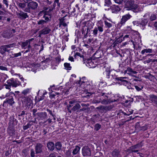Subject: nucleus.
<instances>
[{"label": "nucleus", "instance_id": "obj_1", "mask_svg": "<svg viewBox=\"0 0 157 157\" xmlns=\"http://www.w3.org/2000/svg\"><path fill=\"white\" fill-rule=\"evenodd\" d=\"M104 70L105 71H104L103 74L106 76V81L107 84L109 85L113 84V82H114V79L116 78V75H110V70L109 68H105Z\"/></svg>", "mask_w": 157, "mask_h": 157}, {"label": "nucleus", "instance_id": "obj_2", "mask_svg": "<svg viewBox=\"0 0 157 157\" xmlns=\"http://www.w3.org/2000/svg\"><path fill=\"white\" fill-rule=\"evenodd\" d=\"M15 96V94L13 92L7 93L4 98H7L3 102V106L5 107H7L8 105L12 106L15 103L13 97Z\"/></svg>", "mask_w": 157, "mask_h": 157}, {"label": "nucleus", "instance_id": "obj_3", "mask_svg": "<svg viewBox=\"0 0 157 157\" xmlns=\"http://www.w3.org/2000/svg\"><path fill=\"white\" fill-rule=\"evenodd\" d=\"M125 6L128 10H131L135 13L139 11V8L137 4L135 3L133 0H128L125 3Z\"/></svg>", "mask_w": 157, "mask_h": 157}, {"label": "nucleus", "instance_id": "obj_4", "mask_svg": "<svg viewBox=\"0 0 157 157\" xmlns=\"http://www.w3.org/2000/svg\"><path fill=\"white\" fill-rule=\"evenodd\" d=\"M38 3L32 1L29 3L27 4V6L24 9L25 12H27L28 13H33V10H36L38 7Z\"/></svg>", "mask_w": 157, "mask_h": 157}, {"label": "nucleus", "instance_id": "obj_5", "mask_svg": "<svg viewBox=\"0 0 157 157\" xmlns=\"http://www.w3.org/2000/svg\"><path fill=\"white\" fill-rule=\"evenodd\" d=\"M27 12H25L21 10H20L18 12H16V15L18 18L23 20L29 17V15Z\"/></svg>", "mask_w": 157, "mask_h": 157}, {"label": "nucleus", "instance_id": "obj_6", "mask_svg": "<svg viewBox=\"0 0 157 157\" xmlns=\"http://www.w3.org/2000/svg\"><path fill=\"white\" fill-rule=\"evenodd\" d=\"M44 147V146L41 143H37L35 147V154H37L42 153Z\"/></svg>", "mask_w": 157, "mask_h": 157}, {"label": "nucleus", "instance_id": "obj_7", "mask_svg": "<svg viewBox=\"0 0 157 157\" xmlns=\"http://www.w3.org/2000/svg\"><path fill=\"white\" fill-rule=\"evenodd\" d=\"M82 154L83 156H90L91 155L90 148L86 146H84L82 149Z\"/></svg>", "mask_w": 157, "mask_h": 157}, {"label": "nucleus", "instance_id": "obj_8", "mask_svg": "<svg viewBox=\"0 0 157 157\" xmlns=\"http://www.w3.org/2000/svg\"><path fill=\"white\" fill-rule=\"evenodd\" d=\"M1 35L3 37L9 39L13 36L12 33L10 31H8L7 30H4L1 32Z\"/></svg>", "mask_w": 157, "mask_h": 157}, {"label": "nucleus", "instance_id": "obj_9", "mask_svg": "<svg viewBox=\"0 0 157 157\" xmlns=\"http://www.w3.org/2000/svg\"><path fill=\"white\" fill-rule=\"evenodd\" d=\"M103 25H98V27L95 28L94 30H91V31H92V34H93L94 36H96L98 33V30H99V32H102L103 31Z\"/></svg>", "mask_w": 157, "mask_h": 157}, {"label": "nucleus", "instance_id": "obj_10", "mask_svg": "<svg viewBox=\"0 0 157 157\" xmlns=\"http://www.w3.org/2000/svg\"><path fill=\"white\" fill-rule=\"evenodd\" d=\"M23 98V102L27 106L29 107H30L32 105H33V101L29 97H24Z\"/></svg>", "mask_w": 157, "mask_h": 157}, {"label": "nucleus", "instance_id": "obj_11", "mask_svg": "<svg viewBox=\"0 0 157 157\" xmlns=\"http://www.w3.org/2000/svg\"><path fill=\"white\" fill-rule=\"evenodd\" d=\"M7 82L9 84L10 86H12L13 87H16L19 86L18 82L14 80L13 78L9 79L7 81Z\"/></svg>", "mask_w": 157, "mask_h": 157}, {"label": "nucleus", "instance_id": "obj_12", "mask_svg": "<svg viewBox=\"0 0 157 157\" xmlns=\"http://www.w3.org/2000/svg\"><path fill=\"white\" fill-rule=\"evenodd\" d=\"M131 17V15L129 14L123 16L120 22V24L122 25H124L126 21Z\"/></svg>", "mask_w": 157, "mask_h": 157}, {"label": "nucleus", "instance_id": "obj_13", "mask_svg": "<svg viewBox=\"0 0 157 157\" xmlns=\"http://www.w3.org/2000/svg\"><path fill=\"white\" fill-rule=\"evenodd\" d=\"M110 9L112 13H117L121 10L120 7L118 5H113L110 7Z\"/></svg>", "mask_w": 157, "mask_h": 157}, {"label": "nucleus", "instance_id": "obj_14", "mask_svg": "<svg viewBox=\"0 0 157 157\" xmlns=\"http://www.w3.org/2000/svg\"><path fill=\"white\" fill-rule=\"evenodd\" d=\"M37 116L40 120H43L47 117V115L46 112H38L36 113Z\"/></svg>", "mask_w": 157, "mask_h": 157}, {"label": "nucleus", "instance_id": "obj_15", "mask_svg": "<svg viewBox=\"0 0 157 157\" xmlns=\"http://www.w3.org/2000/svg\"><path fill=\"white\" fill-rule=\"evenodd\" d=\"M149 100L151 102L157 106V96L154 94H151L149 96Z\"/></svg>", "mask_w": 157, "mask_h": 157}, {"label": "nucleus", "instance_id": "obj_16", "mask_svg": "<svg viewBox=\"0 0 157 157\" xmlns=\"http://www.w3.org/2000/svg\"><path fill=\"white\" fill-rule=\"evenodd\" d=\"M66 16V15L61 18L59 19V27L60 28H62V26L65 27L67 26V24L65 23L64 18Z\"/></svg>", "mask_w": 157, "mask_h": 157}, {"label": "nucleus", "instance_id": "obj_17", "mask_svg": "<svg viewBox=\"0 0 157 157\" xmlns=\"http://www.w3.org/2000/svg\"><path fill=\"white\" fill-rule=\"evenodd\" d=\"M6 45L1 46L0 47V53L4 55L5 54L6 52H7L9 53L10 50L8 49V48Z\"/></svg>", "mask_w": 157, "mask_h": 157}, {"label": "nucleus", "instance_id": "obj_18", "mask_svg": "<svg viewBox=\"0 0 157 157\" xmlns=\"http://www.w3.org/2000/svg\"><path fill=\"white\" fill-rule=\"evenodd\" d=\"M108 97L107 95H105L102 98V99L100 101V102L103 105H107L110 103L111 102L108 99Z\"/></svg>", "mask_w": 157, "mask_h": 157}, {"label": "nucleus", "instance_id": "obj_19", "mask_svg": "<svg viewBox=\"0 0 157 157\" xmlns=\"http://www.w3.org/2000/svg\"><path fill=\"white\" fill-rule=\"evenodd\" d=\"M51 31V29L48 26L41 30V33L43 35H46L49 33Z\"/></svg>", "mask_w": 157, "mask_h": 157}, {"label": "nucleus", "instance_id": "obj_20", "mask_svg": "<svg viewBox=\"0 0 157 157\" xmlns=\"http://www.w3.org/2000/svg\"><path fill=\"white\" fill-rule=\"evenodd\" d=\"M140 144H137L136 145H133L132 147H130L127 149V151L130 152L136 149H138L141 147L140 146Z\"/></svg>", "mask_w": 157, "mask_h": 157}, {"label": "nucleus", "instance_id": "obj_21", "mask_svg": "<svg viewBox=\"0 0 157 157\" xmlns=\"http://www.w3.org/2000/svg\"><path fill=\"white\" fill-rule=\"evenodd\" d=\"M14 127L13 125H9L8 129V132L10 136H12L14 134Z\"/></svg>", "mask_w": 157, "mask_h": 157}, {"label": "nucleus", "instance_id": "obj_22", "mask_svg": "<svg viewBox=\"0 0 157 157\" xmlns=\"http://www.w3.org/2000/svg\"><path fill=\"white\" fill-rule=\"evenodd\" d=\"M48 149L51 151H53L55 149V144L52 142H49L47 144Z\"/></svg>", "mask_w": 157, "mask_h": 157}, {"label": "nucleus", "instance_id": "obj_23", "mask_svg": "<svg viewBox=\"0 0 157 157\" xmlns=\"http://www.w3.org/2000/svg\"><path fill=\"white\" fill-rule=\"evenodd\" d=\"M17 121L13 117H11L10 118L9 124L10 125H15L17 124Z\"/></svg>", "mask_w": 157, "mask_h": 157}, {"label": "nucleus", "instance_id": "obj_24", "mask_svg": "<svg viewBox=\"0 0 157 157\" xmlns=\"http://www.w3.org/2000/svg\"><path fill=\"white\" fill-rule=\"evenodd\" d=\"M78 102V101H77V100L75 99L71 100L69 101V104L67 105V106H68V107H71L73 106L76 103Z\"/></svg>", "mask_w": 157, "mask_h": 157}, {"label": "nucleus", "instance_id": "obj_25", "mask_svg": "<svg viewBox=\"0 0 157 157\" xmlns=\"http://www.w3.org/2000/svg\"><path fill=\"white\" fill-rule=\"evenodd\" d=\"M46 24V21L44 20H40L37 21V25L41 28L44 27V24Z\"/></svg>", "mask_w": 157, "mask_h": 157}, {"label": "nucleus", "instance_id": "obj_26", "mask_svg": "<svg viewBox=\"0 0 157 157\" xmlns=\"http://www.w3.org/2000/svg\"><path fill=\"white\" fill-rule=\"evenodd\" d=\"M112 155L113 157H119L120 156V152L117 149H115L112 152Z\"/></svg>", "mask_w": 157, "mask_h": 157}, {"label": "nucleus", "instance_id": "obj_27", "mask_svg": "<svg viewBox=\"0 0 157 157\" xmlns=\"http://www.w3.org/2000/svg\"><path fill=\"white\" fill-rule=\"evenodd\" d=\"M80 108L81 106L79 104V103L77 102L71 108V110L72 111L75 112L79 109Z\"/></svg>", "mask_w": 157, "mask_h": 157}, {"label": "nucleus", "instance_id": "obj_28", "mask_svg": "<svg viewBox=\"0 0 157 157\" xmlns=\"http://www.w3.org/2000/svg\"><path fill=\"white\" fill-rule=\"evenodd\" d=\"M80 149V147L77 145L75 146V148L72 151V154L73 155H76L79 152V151Z\"/></svg>", "mask_w": 157, "mask_h": 157}, {"label": "nucleus", "instance_id": "obj_29", "mask_svg": "<svg viewBox=\"0 0 157 157\" xmlns=\"http://www.w3.org/2000/svg\"><path fill=\"white\" fill-rule=\"evenodd\" d=\"M17 6L19 8L23 9L25 8L26 4L24 2L21 3L19 2H17Z\"/></svg>", "mask_w": 157, "mask_h": 157}, {"label": "nucleus", "instance_id": "obj_30", "mask_svg": "<svg viewBox=\"0 0 157 157\" xmlns=\"http://www.w3.org/2000/svg\"><path fill=\"white\" fill-rule=\"evenodd\" d=\"M127 71L128 72V74L129 75H131L132 74H136L137 73L136 71L133 70L130 67L127 68Z\"/></svg>", "mask_w": 157, "mask_h": 157}, {"label": "nucleus", "instance_id": "obj_31", "mask_svg": "<svg viewBox=\"0 0 157 157\" xmlns=\"http://www.w3.org/2000/svg\"><path fill=\"white\" fill-rule=\"evenodd\" d=\"M55 147L58 150H60L61 149L62 145L59 142H56L55 144Z\"/></svg>", "mask_w": 157, "mask_h": 157}, {"label": "nucleus", "instance_id": "obj_32", "mask_svg": "<svg viewBox=\"0 0 157 157\" xmlns=\"http://www.w3.org/2000/svg\"><path fill=\"white\" fill-rule=\"evenodd\" d=\"M152 50L151 49H145L142 50L141 51V53L143 55L145 53H152Z\"/></svg>", "mask_w": 157, "mask_h": 157}, {"label": "nucleus", "instance_id": "obj_33", "mask_svg": "<svg viewBox=\"0 0 157 157\" xmlns=\"http://www.w3.org/2000/svg\"><path fill=\"white\" fill-rule=\"evenodd\" d=\"M114 107V105L105 106L106 112L111 111Z\"/></svg>", "mask_w": 157, "mask_h": 157}, {"label": "nucleus", "instance_id": "obj_34", "mask_svg": "<svg viewBox=\"0 0 157 157\" xmlns=\"http://www.w3.org/2000/svg\"><path fill=\"white\" fill-rule=\"evenodd\" d=\"M30 40H27L25 42H21L22 44H21V46L22 48H24L25 47L27 46L29 44H30Z\"/></svg>", "mask_w": 157, "mask_h": 157}, {"label": "nucleus", "instance_id": "obj_35", "mask_svg": "<svg viewBox=\"0 0 157 157\" xmlns=\"http://www.w3.org/2000/svg\"><path fill=\"white\" fill-rule=\"evenodd\" d=\"M49 16H50L49 17H48L46 16L45 15H44V17L45 18V21H46V23H47L48 21H50L51 20V14H49Z\"/></svg>", "mask_w": 157, "mask_h": 157}, {"label": "nucleus", "instance_id": "obj_36", "mask_svg": "<svg viewBox=\"0 0 157 157\" xmlns=\"http://www.w3.org/2000/svg\"><path fill=\"white\" fill-rule=\"evenodd\" d=\"M33 125V124H30V123H28L26 125L23 126V128L24 130H26L29 128Z\"/></svg>", "mask_w": 157, "mask_h": 157}, {"label": "nucleus", "instance_id": "obj_37", "mask_svg": "<svg viewBox=\"0 0 157 157\" xmlns=\"http://www.w3.org/2000/svg\"><path fill=\"white\" fill-rule=\"evenodd\" d=\"M122 77H117V76H116V78H115V79L117 80V81H120L122 82H125L126 83H127L128 82L126 80L123 79Z\"/></svg>", "mask_w": 157, "mask_h": 157}, {"label": "nucleus", "instance_id": "obj_38", "mask_svg": "<svg viewBox=\"0 0 157 157\" xmlns=\"http://www.w3.org/2000/svg\"><path fill=\"white\" fill-rule=\"evenodd\" d=\"M97 109L106 112L105 106L101 105L96 108Z\"/></svg>", "mask_w": 157, "mask_h": 157}, {"label": "nucleus", "instance_id": "obj_39", "mask_svg": "<svg viewBox=\"0 0 157 157\" xmlns=\"http://www.w3.org/2000/svg\"><path fill=\"white\" fill-rule=\"evenodd\" d=\"M91 29V28H90L89 27H87V29L86 33V35L84 36V37H86V36H87V35L88 34V35H89V36H91V32H90Z\"/></svg>", "mask_w": 157, "mask_h": 157}, {"label": "nucleus", "instance_id": "obj_40", "mask_svg": "<svg viewBox=\"0 0 157 157\" xmlns=\"http://www.w3.org/2000/svg\"><path fill=\"white\" fill-rule=\"evenodd\" d=\"M64 66L67 69H71V67L70 66V63H65L64 64Z\"/></svg>", "mask_w": 157, "mask_h": 157}, {"label": "nucleus", "instance_id": "obj_41", "mask_svg": "<svg viewBox=\"0 0 157 157\" xmlns=\"http://www.w3.org/2000/svg\"><path fill=\"white\" fill-rule=\"evenodd\" d=\"M93 56L96 59H98L100 57V55H99L98 52H96L94 55Z\"/></svg>", "mask_w": 157, "mask_h": 157}, {"label": "nucleus", "instance_id": "obj_42", "mask_svg": "<svg viewBox=\"0 0 157 157\" xmlns=\"http://www.w3.org/2000/svg\"><path fill=\"white\" fill-rule=\"evenodd\" d=\"M46 110L47 112H48L49 114H50L54 118V120H56V115H55L53 114L51 110H50L49 109H48V108Z\"/></svg>", "mask_w": 157, "mask_h": 157}, {"label": "nucleus", "instance_id": "obj_43", "mask_svg": "<svg viewBox=\"0 0 157 157\" xmlns=\"http://www.w3.org/2000/svg\"><path fill=\"white\" fill-rule=\"evenodd\" d=\"M6 47H7V48H11L14 47L16 45V44L15 43L10 44L6 45Z\"/></svg>", "mask_w": 157, "mask_h": 157}, {"label": "nucleus", "instance_id": "obj_44", "mask_svg": "<svg viewBox=\"0 0 157 157\" xmlns=\"http://www.w3.org/2000/svg\"><path fill=\"white\" fill-rule=\"evenodd\" d=\"M101 125L99 124H95L94 126V129L96 131L98 130L101 128Z\"/></svg>", "mask_w": 157, "mask_h": 157}, {"label": "nucleus", "instance_id": "obj_45", "mask_svg": "<svg viewBox=\"0 0 157 157\" xmlns=\"http://www.w3.org/2000/svg\"><path fill=\"white\" fill-rule=\"evenodd\" d=\"M105 25L108 28H109L112 26V25L110 23L106 21H104Z\"/></svg>", "mask_w": 157, "mask_h": 157}, {"label": "nucleus", "instance_id": "obj_46", "mask_svg": "<svg viewBox=\"0 0 157 157\" xmlns=\"http://www.w3.org/2000/svg\"><path fill=\"white\" fill-rule=\"evenodd\" d=\"M147 23V21L145 19L142 20L140 23V25H142L144 26Z\"/></svg>", "mask_w": 157, "mask_h": 157}, {"label": "nucleus", "instance_id": "obj_47", "mask_svg": "<svg viewBox=\"0 0 157 157\" xmlns=\"http://www.w3.org/2000/svg\"><path fill=\"white\" fill-rule=\"evenodd\" d=\"M156 18V15L154 14H152L151 15L150 19L151 21H152L155 20Z\"/></svg>", "mask_w": 157, "mask_h": 157}, {"label": "nucleus", "instance_id": "obj_48", "mask_svg": "<svg viewBox=\"0 0 157 157\" xmlns=\"http://www.w3.org/2000/svg\"><path fill=\"white\" fill-rule=\"evenodd\" d=\"M76 56H79L81 58H82L83 60H84L83 55L81 54L80 53L78 52H76L75 55V57Z\"/></svg>", "mask_w": 157, "mask_h": 157}, {"label": "nucleus", "instance_id": "obj_49", "mask_svg": "<svg viewBox=\"0 0 157 157\" xmlns=\"http://www.w3.org/2000/svg\"><path fill=\"white\" fill-rule=\"evenodd\" d=\"M30 156L31 157H34L35 155V153L34 150L33 149H31L30 150Z\"/></svg>", "mask_w": 157, "mask_h": 157}, {"label": "nucleus", "instance_id": "obj_50", "mask_svg": "<svg viewBox=\"0 0 157 157\" xmlns=\"http://www.w3.org/2000/svg\"><path fill=\"white\" fill-rule=\"evenodd\" d=\"M29 89H25L22 92V94H24V95H26L27 93L29 92Z\"/></svg>", "mask_w": 157, "mask_h": 157}, {"label": "nucleus", "instance_id": "obj_51", "mask_svg": "<svg viewBox=\"0 0 157 157\" xmlns=\"http://www.w3.org/2000/svg\"><path fill=\"white\" fill-rule=\"evenodd\" d=\"M123 41V40L121 38V37L117 38L115 41V42L117 44H118L119 43H121Z\"/></svg>", "mask_w": 157, "mask_h": 157}, {"label": "nucleus", "instance_id": "obj_52", "mask_svg": "<svg viewBox=\"0 0 157 157\" xmlns=\"http://www.w3.org/2000/svg\"><path fill=\"white\" fill-rule=\"evenodd\" d=\"M52 60V57H48L45 60L42 61V62L48 63Z\"/></svg>", "mask_w": 157, "mask_h": 157}, {"label": "nucleus", "instance_id": "obj_53", "mask_svg": "<svg viewBox=\"0 0 157 157\" xmlns=\"http://www.w3.org/2000/svg\"><path fill=\"white\" fill-rule=\"evenodd\" d=\"M147 129V127L146 125L142 126L141 127H140V128H139V130H143L145 131Z\"/></svg>", "mask_w": 157, "mask_h": 157}, {"label": "nucleus", "instance_id": "obj_54", "mask_svg": "<svg viewBox=\"0 0 157 157\" xmlns=\"http://www.w3.org/2000/svg\"><path fill=\"white\" fill-rule=\"evenodd\" d=\"M37 110L36 109H33L32 110V111L33 113V117H35L37 116L36 113L37 112Z\"/></svg>", "mask_w": 157, "mask_h": 157}, {"label": "nucleus", "instance_id": "obj_55", "mask_svg": "<svg viewBox=\"0 0 157 157\" xmlns=\"http://www.w3.org/2000/svg\"><path fill=\"white\" fill-rule=\"evenodd\" d=\"M116 3L118 4H122L123 1L124 0H113Z\"/></svg>", "mask_w": 157, "mask_h": 157}, {"label": "nucleus", "instance_id": "obj_56", "mask_svg": "<svg viewBox=\"0 0 157 157\" xmlns=\"http://www.w3.org/2000/svg\"><path fill=\"white\" fill-rule=\"evenodd\" d=\"M135 87L136 90L138 91H140L143 88V87L142 86H141V88H140L137 86H135Z\"/></svg>", "mask_w": 157, "mask_h": 157}, {"label": "nucleus", "instance_id": "obj_57", "mask_svg": "<svg viewBox=\"0 0 157 157\" xmlns=\"http://www.w3.org/2000/svg\"><path fill=\"white\" fill-rule=\"evenodd\" d=\"M0 69L3 71H7L8 70L7 68L6 67L2 66H0Z\"/></svg>", "mask_w": 157, "mask_h": 157}, {"label": "nucleus", "instance_id": "obj_58", "mask_svg": "<svg viewBox=\"0 0 157 157\" xmlns=\"http://www.w3.org/2000/svg\"><path fill=\"white\" fill-rule=\"evenodd\" d=\"M142 126H141L140 123L139 122L137 123L136 125V128H138V129H139V128H140V127H141Z\"/></svg>", "mask_w": 157, "mask_h": 157}, {"label": "nucleus", "instance_id": "obj_59", "mask_svg": "<svg viewBox=\"0 0 157 157\" xmlns=\"http://www.w3.org/2000/svg\"><path fill=\"white\" fill-rule=\"evenodd\" d=\"M151 60H152L151 59H147V60H145V61H144V64L149 63L151 62Z\"/></svg>", "mask_w": 157, "mask_h": 157}, {"label": "nucleus", "instance_id": "obj_60", "mask_svg": "<svg viewBox=\"0 0 157 157\" xmlns=\"http://www.w3.org/2000/svg\"><path fill=\"white\" fill-rule=\"evenodd\" d=\"M127 39V40H130V38L129 37V35H125L123 37V40H125Z\"/></svg>", "mask_w": 157, "mask_h": 157}, {"label": "nucleus", "instance_id": "obj_61", "mask_svg": "<svg viewBox=\"0 0 157 157\" xmlns=\"http://www.w3.org/2000/svg\"><path fill=\"white\" fill-rule=\"evenodd\" d=\"M152 33L154 35H157V29H153L152 31Z\"/></svg>", "mask_w": 157, "mask_h": 157}, {"label": "nucleus", "instance_id": "obj_62", "mask_svg": "<svg viewBox=\"0 0 157 157\" xmlns=\"http://www.w3.org/2000/svg\"><path fill=\"white\" fill-rule=\"evenodd\" d=\"M13 55L14 56L13 57H17L18 56H21V53L20 52L14 54H13Z\"/></svg>", "mask_w": 157, "mask_h": 157}, {"label": "nucleus", "instance_id": "obj_63", "mask_svg": "<svg viewBox=\"0 0 157 157\" xmlns=\"http://www.w3.org/2000/svg\"><path fill=\"white\" fill-rule=\"evenodd\" d=\"M45 13L44 10H42L39 12L38 14V15L39 16H41L42 14H44V15H45Z\"/></svg>", "mask_w": 157, "mask_h": 157}, {"label": "nucleus", "instance_id": "obj_64", "mask_svg": "<svg viewBox=\"0 0 157 157\" xmlns=\"http://www.w3.org/2000/svg\"><path fill=\"white\" fill-rule=\"evenodd\" d=\"M65 154L67 156H69L71 154V152L70 150H68L66 151Z\"/></svg>", "mask_w": 157, "mask_h": 157}]
</instances>
